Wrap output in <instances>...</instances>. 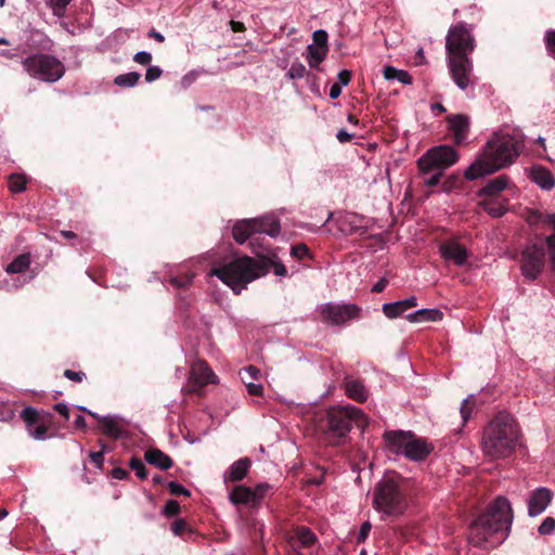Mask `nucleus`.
Segmentation results:
<instances>
[{
    "label": "nucleus",
    "instance_id": "nucleus-54",
    "mask_svg": "<svg viewBox=\"0 0 555 555\" xmlns=\"http://www.w3.org/2000/svg\"><path fill=\"white\" fill-rule=\"evenodd\" d=\"M64 376L73 382L81 383L83 378L86 377V374L82 371L75 372L72 370H65Z\"/></svg>",
    "mask_w": 555,
    "mask_h": 555
},
{
    "label": "nucleus",
    "instance_id": "nucleus-36",
    "mask_svg": "<svg viewBox=\"0 0 555 555\" xmlns=\"http://www.w3.org/2000/svg\"><path fill=\"white\" fill-rule=\"evenodd\" d=\"M129 466L134 470L139 479L144 480L147 478L149 472L140 457L132 456L129 461Z\"/></svg>",
    "mask_w": 555,
    "mask_h": 555
},
{
    "label": "nucleus",
    "instance_id": "nucleus-21",
    "mask_svg": "<svg viewBox=\"0 0 555 555\" xmlns=\"http://www.w3.org/2000/svg\"><path fill=\"white\" fill-rule=\"evenodd\" d=\"M250 466L251 461L248 457H242L235 461L225 473L224 481L236 482L243 480L246 477Z\"/></svg>",
    "mask_w": 555,
    "mask_h": 555
},
{
    "label": "nucleus",
    "instance_id": "nucleus-53",
    "mask_svg": "<svg viewBox=\"0 0 555 555\" xmlns=\"http://www.w3.org/2000/svg\"><path fill=\"white\" fill-rule=\"evenodd\" d=\"M133 61L141 65H149L152 61V54L145 51H141L134 54Z\"/></svg>",
    "mask_w": 555,
    "mask_h": 555
},
{
    "label": "nucleus",
    "instance_id": "nucleus-6",
    "mask_svg": "<svg viewBox=\"0 0 555 555\" xmlns=\"http://www.w3.org/2000/svg\"><path fill=\"white\" fill-rule=\"evenodd\" d=\"M412 481L397 472H388L375 485L373 507L388 516H400L409 505Z\"/></svg>",
    "mask_w": 555,
    "mask_h": 555
},
{
    "label": "nucleus",
    "instance_id": "nucleus-33",
    "mask_svg": "<svg viewBox=\"0 0 555 555\" xmlns=\"http://www.w3.org/2000/svg\"><path fill=\"white\" fill-rule=\"evenodd\" d=\"M141 75L137 72L121 74L115 77L114 83L119 87H133L140 80Z\"/></svg>",
    "mask_w": 555,
    "mask_h": 555
},
{
    "label": "nucleus",
    "instance_id": "nucleus-22",
    "mask_svg": "<svg viewBox=\"0 0 555 555\" xmlns=\"http://www.w3.org/2000/svg\"><path fill=\"white\" fill-rule=\"evenodd\" d=\"M144 460L150 465H153L162 470H167L173 466L172 459L157 448H151L146 450L144 453Z\"/></svg>",
    "mask_w": 555,
    "mask_h": 555
},
{
    "label": "nucleus",
    "instance_id": "nucleus-52",
    "mask_svg": "<svg viewBox=\"0 0 555 555\" xmlns=\"http://www.w3.org/2000/svg\"><path fill=\"white\" fill-rule=\"evenodd\" d=\"M372 525L370 521H364L361 527L360 531L357 537V543H363L366 538L369 537V533L371 531Z\"/></svg>",
    "mask_w": 555,
    "mask_h": 555
},
{
    "label": "nucleus",
    "instance_id": "nucleus-25",
    "mask_svg": "<svg viewBox=\"0 0 555 555\" xmlns=\"http://www.w3.org/2000/svg\"><path fill=\"white\" fill-rule=\"evenodd\" d=\"M508 177L505 175L498 176L478 191V196H495L507 188Z\"/></svg>",
    "mask_w": 555,
    "mask_h": 555
},
{
    "label": "nucleus",
    "instance_id": "nucleus-40",
    "mask_svg": "<svg viewBox=\"0 0 555 555\" xmlns=\"http://www.w3.org/2000/svg\"><path fill=\"white\" fill-rule=\"evenodd\" d=\"M241 379L246 383L250 380H257L260 377V370L254 365H249L240 371Z\"/></svg>",
    "mask_w": 555,
    "mask_h": 555
},
{
    "label": "nucleus",
    "instance_id": "nucleus-30",
    "mask_svg": "<svg viewBox=\"0 0 555 555\" xmlns=\"http://www.w3.org/2000/svg\"><path fill=\"white\" fill-rule=\"evenodd\" d=\"M30 266V255L22 254L15 257L5 268L7 273L15 274L25 272Z\"/></svg>",
    "mask_w": 555,
    "mask_h": 555
},
{
    "label": "nucleus",
    "instance_id": "nucleus-18",
    "mask_svg": "<svg viewBox=\"0 0 555 555\" xmlns=\"http://www.w3.org/2000/svg\"><path fill=\"white\" fill-rule=\"evenodd\" d=\"M553 493L546 488L534 490L528 500V513L530 516L541 514L551 503Z\"/></svg>",
    "mask_w": 555,
    "mask_h": 555
},
{
    "label": "nucleus",
    "instance_id": "nucleus-17",
    "mask_svg": "<svg viewBox=\"0 0 555 555\" xmlns=\"http://www.w3.org/2000/svg\"><path fill=\"white\" fill-rule=\"evenodd\" d=\"M441 256L447 261H452L454 264L462 267L468 259V250L466 247L455 241L442 242L439 246Z\"/></svg>",
    "mask_w": 555,
    "mask_h": 555
},
{
    "label": "nucleus",
    "instance_id": "nucleus-16",
    "mask_svg": "<svg viewBox=\"0 0 555 555\" xmlns=\"http://www.w3.org/2000/svg\"><path fill=\"white\" fill-rule=\"evenodd\" d=\"M214 372L205 361H197L192 365L189 377V391L197 392L207 384L212 383Z\"/></svg>",
    "mask_w": 555,
    "mask_h": 555
},
{
    "label": "nucleus",
    "instance_id": "nucleus-63",
    "mask_svg": "<svg viewBox=\"0 0 555 555\" xmlns=\"http://www.w3.org/2000/svg\"><path fill=\"white\" fill-rule=\"evenodd\" d=\"M54 410L64 416L65 420L69 418V409L65 403H57L54 405Z\"/></svg>",
    "mask_w": 555,
    "mask_h": 555
},
{
    "label": "nucleus",
    "instance_id": "nucleus-28",
    "mask_svg": "<svg viewBox=\"0 0 555 555\" xmlns=\"http://www.w3.org/2000/svg\"><path fill=\"white\" fill-rule=\"evenodd\" d=\"M51 415H40L39 412L33 406H27L21 412V418L25 422L27 430L30 431L44 418H50Z\"/></svg>",
    "mask_w": 555,
    "mask_h": 555
},
{
    "label": "nucleus",
    "instance_id": "nucleus-9",
    "mask_svg": "<svg viewBox=\"0 0 555 555\" xmlns=\"http://www.w3.org/2000/svg\"><path fill=\"white\" fill-rule=\"evenodd\" d=\"M281 232L280 221L273 215L237 221L232 229V235L236 243L244 244L256 233H264L276 237Z\"/></svg>",
    "mask_w": 555,
    "mask_h": 555
},
{
    "label": "nucleus",
    "instance_id": "nucleus-35",
    "mask_svg": "<svg viewBox=\"0 0 555 555\" xmlns=\"http://www.w3.org/2000/svg\"><path fill=\"white\" fill-rule=\"evenodd\" d=\"M383 312L388 319H395L405 312L401 306V301L388 302L383 305Z\"/></svg>",
    "mask_w": 555,
    "mask_h": 555
},
{
    "label": "nucleus",
    "instance_id": "nucleus-3",
    "mask_svg": "<svg viewBox=\"0 0 555 555\" xmlns=\"http://www.w3.org/2000/svg\"><path fill=\"white\" fill-rule=\"evenodd\" d=\"M474 50L472 27L464 22L452 25L446 37L448 68L452 80L461 90H466L475 80L474 65L469 57Z\"/></svg>",
    "mask_w": 555,
    "mask_h": 555
},
{
    "label": "nucleus",
    "instance_id": "nucleus-27",
    "mask_svg": "<svg viewBox=\"0 0 555 555\" xmlns=\"http://www.w3.org/2000/svg\"><path fill=\"white\" fill-rule=\"evenodd\" d=\"M230 501L235 504H255V493L251 488L245 486H236L230 493Z\"/></svg>",
    "mask_w": 555,
    "mask_h": 555
},
{
    "label": "nucleus",
    "instance_id": "nucleus-58",
    "mask_svg": "<svg viewBox=\"0 0 555 555\" xmlns=\"http://www.w3.org/2000/svg\"><path fill=\"white\" fill-rule=\"evenodd\" d=\"M111 475L113 478L119 479V480H125L130 477V473L127 469L121 468V467L113 468Z\"/></svg>",
    "mask_w": 555,
    "mask_h": 555
},
{
    "label": "nucleus",
    "instance_id": "nucleus-7",
    "mask_svg": "<svg viewBox=\"0 0 555 555\" xmlns=\"http://www.w3.org/2000/svg\"><path fill=\"white\" fill-rule=\"evenodd\" d=\"M353 424L364 428L367 418L360 409L346 405L330 409L320 421V428L326 435L327 441L336 446L343 442Z\"/></svg>",
    "mask_w": 555,
    "mask_h": 555
},
{
    "label": "nucleus",
    "instance_id": "nucleus-55",
    "mask_svg": "<svg viewBox=\"0 0 555 555\" xmlns=\"http://www.w3.org/2000/svg\"><path fill=\"white\" fill-rule=\"evenodd\" d=\"M542 218H543V212L539 211V210H529L528 214H527V222L529 224H537L539 222H542Z\"/></svg>",
    "mask_w": 555,
    "mask_h": 555
},
{
    "label": "nucleus",
    "instance_id": "nucleus-24",
    "mask_svg": "<svg viewBox=\"0 0 555 555\" xmlns=\"http://www.w3.org/2000/svg\"><path fill=\"white\" fill-rule=\"evenodd\" d=\"M542 222L553 228V233L545 237L551 269L555 274V214H543Z\"/></svg>",
    "mask_w": 555,
    "mask_h": 555
},
{
    "label": "nucleus",
    "instance_id": "nucleus-42",
    "mask_svg": "<svg viewBox=\"0 0 555 555\" xmlns=\"http://www.w3.org/2000/svg\"><path fill=\"white\" fill-rule=\"evenodd\" d=\"M50 418H44L43 421H41L37 426H35L29 433V435L37 439V440H42L46 438V434L49 429V425H48V422H49Z\"/></svg>",
    "mask_w": 555,
    "mask_h": 555
},
{
    "label": "nucleus",
    "instance_id": "nucleus-48",
    "mask_svg": "<svg viewBox=\"0 0 555 555\" xmlns=\"http://www.w3.org/2000/svg\"><path fill=\"white\" fill-rule=\"evenodd\" d=\"M309 253H310V250H309L308 246L302 243L292 246V249H291V255L299 260L309 256Z\"/></svg>",
    "mask_w": 555,
    "mask_h": 555
},
{
    "label": "nucleus",
    "instance_id": "nucleus-32",
    "mask_svg": "<svg viewBox=\"0 0 555 555\" xmlns=\"http://www.w3.org/2000/svg\"><path fill=\"white\" fill-rule=\"evenodd\" d=\"M479 205L487 211L491 217L499 218L502 217L506 208L495 199H483L479 203Z\"/></svg>",
    "mask_w": 555,
    "mask_h": 555
},
{
    "label": "nucleus",
    "instance_id": "nucleus-20",
    "mask_svg": "<svg viewBox=\"0 0 555 555\" xmlns=\"http://www.w3.org/2000/svg\"><path fill=\"white\" fill-rule=\"evenodd\" d=\"M82 411L87 412L99 422L100 429L104 435L115 440L121 437L122 431L114 418L109 416H100L94 412L87 411L85 408H82Z\"/></svg>",
    "mask_w": 555,
    "mask_h": 555
},
{
    "label": "nucleus",
    "instance_id": "nucleus-23",
    "mask_svg": "<svg viewBox=\"0 0 555 555\" xmlns=\"http://www.w3.org/2000/svg\"><path fill=\"white\" fill-rule=\"evenodd\" d=\"M530 178L544 190H551L555 185V180L551 171L539 165L531 168Z\"/></svg>",
    "mask_w": 555,
    "mask_h": 555
},
{
    "label": "nucleus",
    "instance_id": "nucleus-13",
    "mask_svg": "<svg viewBox=\"0 0 555 555\" xmlns=\"http://www.w3.org/2000/svg\"><path fill=\"white\" fill-rule=\"evenodd\" d=\"M361 308L354 304H325L320 308L321 320L331 325H343L347 321L360 318Z\"/></svg>",
    "mask_w": 555,
    "mask_h": 555
},
{
    "label": "nucleus",
    "instance_id": "nucleus-34",
    "mask_svg": "<svg viewBox=\"0 0 555 555\" xmlns=\"http://www.w3.org/2000/svg\"><path fill=\"white\" fill-rule=\"evenodd\" d=\"M26 177L13 173L9 177V189L12 193H21L26 190Z\"/></svg>",
    "mask_w": 555,
    "mask_h": 555
},
{
    "label": "nucleus",
    "instance_id": "nucleus-31",
    "mask_svg": "<svg viewBox=\"0 0 555 555\" xmlns=\"http://www.w3.org/2000/svg\"><path fill=\"white\" fill-rule=\"evenodd\" d=\"M383 73H384V78L387 80L397 79L398 81H400L404 85H411L413 81L412 76L406 70L398 69L390 65L385 66Z\"/></svg>",
    "mask_w": 555,
    "mask_h": 555
},
{
    "label": "nucleus",
    "instance_id": "nucleus-19",
    "mask_svg": "<svg viewBox=\"0 0 555 555\" xmlns=\"http://www.w3.org/2000/svg\"><path fill=\"white\" fill-rule=\"evenodd\" d=\"M344 389L348 398L363 403L369 397V390L364 386L363 382L351 376H347L344 379Z\"/></svg>",
    "mask_w": 555,
    "mask_h": 555
},
{
    "label": "nucleus",
    "instance_id": "nucleus-11",
    "mask_svg": "<svg viewBox=\"0 0 555 555\" xmlns=\"http://www.w3.org/2000/svg\"><path fill=\"white\" fill-rule=\"evenodd\" d=\"M459 160L457 152L450 145H438L429 149L417 160L418 169L427 175L435 170L444 171Z\"/></svg>",
    "mask_w": 555,
    "mask_h": 555
},
{
    "label": "nucleus",
    "instance_id": "nucleus-60",
    "mask_svg": "<svg viewBox=\"0 0 555 555\" xmlns=\"http://www.w3.org/2000/svg\"><path fill=\"white\" fill-rule=\"evenodd\" d=\"M338 82L340 86H347L350 82L351 79V72L347 69H343L338 73Z\"/></svg>",
    "mask_w": 555,
    "mask_h": 555
},
{
    "label": "nucleus",
    "instance_id": "nucleus-43",
    "mask_svg": "<svg viewBox=\"0 0 555 555\" xmlns=\"http://www.w3.org/2000/svg\"><path fill=\"white\" fill-rule=\"evenodd\" d=\"M327 33L323 29L315 30L312 36L313 42L310 46L328 49L327 47Z\"/></svg>",
    "mask_w": 555,
    "mask_h": 555
},
{
    "label": "nucleus",
    "instance_id": "nucleus-10",
    "mask_svg": "<svg viewBox=\"0 0 555 555\" xmlns=\"http://www.w3.org/2000/svg\"><path fill=\"white\" fill-rule=\"evenodd\" d=\"M25 70L34 78L46 82H55L65 73L64 64L55 56L44 53H36L23 61Z\"/></svg>",
    "mask_w": 555,
    "mask_h": 555
},
{
    "label": "nucleus",
    "instance_id": "nucleus-29",
    "mask_svg": "<svg viewBox=\"0 0 555 555\" xmlns=\"http://www.w3.org/2000/svg\"><path fill=\"white\" fill-rule=\"evenodd\" d=\"M328 52V49H322L319 47L308 46L306 59L311 68H319L320 64L324 61Z\"/></svg>",
    "mask_w": 555,
    "mask_h": 555
},
{
    "label": "nucleus",
    "instance_id": "nucleus-15",
    "mask_svg": "<svg viewBox=\"0 0 555 555\" xmlns=\"http://www.w3.org/2000/svg\"><path fill=\"white\" fill-rule=\"evenodd\" d=\"M288 543L296 553H298L300 548L309 550L314 546H317V548L320 547L317 534L309 527L304 525L296 526L292 530L288 537Z\"/></svg>",
    "mask_w": 555,
    "mask_h": 555
},
{
    "label": "nucleus",
    "instance_id": "nucleus-2",
    "mask_svg": "<svg viewBox=\"0 0 555 555\" xmlns=\"http://www.w3.org/2000/svg\"><path fill=\"white\" fill-rule=\"evenodd\" d=\"M513 520L509 502L499 496L469 526L468 541L477 547H495L508 537Z\"/></svg>",
    "mask_w": 555,
    "mask_h": 555
},
{
    "label": "nucleus",
    "instance_id": "nucleus-12",
    "mask_svg": "<svg viewBox=\"0 0 555 555\" xmlns=\"http://www.w3.org/2000/svg\"><path fill=\"white\" fill-rule=\"evenodd\" d=\"M545 266V248L543 244L528 245L521 253L520 269L522 275L534 281L542 273Z\"/></svg>",
    "mask_w": 555,
    "mask_h": 555
},
{
    "label": "nucleus",
    "instance_id": "nucleus-38",
    "mask_svg": "<svg viewBox=\"0 0 555 555\" xmlns=\"http://www.w3.org/2000/svg\"><path fill=\"white\" fill-rule=\"evenodd\" d=\"M99 443L101 446V450L98 451V452H90L89 457H90L91 462L94 463L98 468H101L103 466V463H104V453L106 451H109L111 449L102 440H100Z\"/></svg>",
    "mask_w": 555,
    "mask_h": 555
},
{
    "label": "nucleus",
    "instance_id": "nucleus-50",
    "mask_svg": "<svg viewBox=\"0 0 555 555\" xmlns=\"http://www.w3.org/2000/svg\"><path fill=\"white\" fill-rule=\"evenodd\" d=\"M171 530L176 535H182L184 532L189 531L190 528L184 519H177L173 521Z\"/></svg>",
    "mask_w": 555,
    "mask_h": 555
},
{
    "label": "nucleus",
    "instance_id": "nucleus-8",
    "mask_svg": "<svg viewBox=\"0 0 555 555\" xmlns=\"http://www.w3.org/2000/svg\"><path fill=\"white\" fill-rule=\"evenodd\" d=\"M384 440L390 453L402 454L414 462L424 461L434 450L431 443L412 431L388 430L384 434Z\"/></svg>",
    "mask_w": 555,
    "mask_h": 555
},
{
    "label": "nucleus",
    "instance_id": "nucleus-39",
    "mask_svg": "<svg viewBox=\"0 0 555 555\" xmlns=\"http://www.w3.org/2000/svg\"><path fill=\"white\" fill-rule=\"evenodd\" d=\"M307 75H309V72L307 70L306 66L300 62H294L287 72V76L291 79H300Z\"/></svg>",
    "mask_w": 555,
    "mask_h": 555
},
{
    "label": "nucleus",
    "instance_id": "nucleus-46",
    "mask_svg": "<svg viewBox=\"0 0 555 555\" xmlns=\"http://www.w3.org/2000/svg\"><path fill=\"white\" fill-rule=\"evenodd\" d=\"M180 511V504L175 500H169L164 506L163 513L166 517H173L177 516Z\"/></svg>",
    "mask_w": 555,
    "mask_h": 555
},
{
    "label": "nucleus",
    "instance_id": "nucleus-56",
    "mask_svg": "<svg viewBox=\"0 0 555 555\" xmlns=\"http://www.w3.org/2000/svg\"><path fill=\"white\" fill-rule=\"evenodd\" d=\"M443 176L442 171L435 170V173L429 178L425 179L424 184L428 188H434L439 184L441 177Z\"/></svg>",
    "mask_w": 555,
    "mask_h": 555
},
{
    "label": "nucleus",
    "instance_id": "nucleus-49",
    "mask_svg": "<svg viewBox=\"0 0 555 555\" xmlns=\"http://www.w3.org/2000/svg\"><path fill=\"white\" fill-rule=\"evenodd\" d=\"M555 529V519L553 517H546L539 527L540 534H550Z\"/></svg>",
    "mask_w": 555,
    "mask_h": 555
},
{
    "label": "nucleus",
    "instance_id": "nucleus-44",
    "mask_svg": "<svg viewBox=\"0 0 555 555\" xmlns=\"http://www.w3.org/2000/svg\"><path fill=\"white\" fill-rule=\"evenodd\" d=\"M69 2V0H50L49 4L55 16L63 17Z\"/></svg>",
    "mask_w": 555,
    "mask_h": 555
},
{
    "label": "nucleus",
    "instance_id": "nucleus-57",
    "mask_svg": "<svg viewBox=\"0 0 555 555\" xmlns=\"http://www.w3.org/2000/svg\"><path fill=\"white\" fill-rule=\"evenodd\" d=\"M245 385H246V389L249 395H251V396L262 395V390H263L262 385L255 384L253 382H246Z\"/></svg>",
    "mask_w": 555,
    "mask_h": 555
},
{
    "label": "nucleus",
    "instance_id": "nucleus-51",
    "mask_svg": "<svg viewBox=\"0 0 555 555\" xmlns=\"http://www.w3.org/2000/svg\"><path fill=\"white\" fill-rule=\"evenodd\" d=\"M162 74L163 70L158 66H150L145 73V80L147 82H153L160 78Z\"/></svg>",
    "mask_w": 555,
    "mask_h": 555
},
{
    "label": "nucleus",
    "instance_id": "nucleus-62",
    "mask_svg": "<svg viewBox=\"0 0 555 555\" xmlns=\"http://www.w3.org/2000/svg\"><path fill=\"white\" fill-rule=\"evenodd\" d=\"M400 301H401V306L403 307V309L405 311L417 306V299L415 296H411V297H409L404 300H400Z\"/></svg>",
    "mask_w": 555,
    "mask_h": 555
},
{
    "label": "nucleus",
    "instance_id": "nucleus-61",
    "mask_svg": "<svg viewBox=\"0 0 555 555\" xmlns=\"http://www.w3.org/2000/svg\"><path fill=\"white\" fill-rule=\"evenodd\" d=\"M388 285V280L386 278H382L378 280L374 286L372 287L373 293H382L386 286Z\"/></svg>",
    "mask_w": 555,
    "mask_h": 555
},
{
    "label": "nucleus",
    "instance_id": "nucleus-1",
    "mask_svg": "<svg viewBox=\"0 0 555 555\" xmlns=\"http://www.w3.org/2000/svg\"><path fill=\"white\" fill-rule=\"evenodd\" d=\"M253 251L259 261L249 256L237 257L229 263L212 268L210 274L217 276L236 295L241 294L248 283L267 274L270 268L273 269L275 275L285 276L287 274L286 267L275 254L263 256L256 250Z\"/></svg>",
    "mask_w": 555,
    "mask_h": 555
},
{
    "label": "nucleus",
    "instance_id": "nucleus-47",
    "mask_svg": "<svg viewBox=\"0 0 555 555\" xmlns=\"http://www.w3.org/2000/svg\"><path fill=\"white\" fill-rule=\"evenodd\" d=\"M167 488L171 495H191L190 491L186 488H184L182 485L176 481L168 482Z\"/></svg>",
    "mask_w": 555,
    "mask_h": 555
},
{
    "label": "nucleus",
    "instance_id": "nucleus-26",
    "mask_svg": "<svg viewBox=\"0 0 555 555\" xmlns=\"http://www.w3.org/2000/svg\"><path fill=\"white\" fill-rule=\"evenodd\" d=\"M443 318V313L438 309H421L406 315V319L412 322H436Z\"/></svg>",
    "mask_w": 555,
    "mask_h": 555
},
{
    "label": "nucleus",
    "instance_id": "nucleus-4",
    "mask_svg": "<svg viewBox=\"0 0 555 555\" xmlns=\"http://www.w3.org/2000/svg\"><path fill=\"white\" fill-rule=\"evenodd\" d=\"M520 152V143L511 135H494L485 145L475 162L465 170L467 180L492 175L513 164Z\"/></svg>",
    "mask_w": 555,
    "mask_h": 555
},
{
    "label": "nucleus",
    "instance_id": "nucleus-5",
    "mask_svg": "<svg viewBox=\"0 0 555 555\" xmlns=\"http://www.w3.org/2000/svg\"><path fill=\"white\" fill-rule=\"evenodd\" d=\"M519 439L520 430L515 418L501 412L485 427L481 447L487 456L505 459L514 453Z\"/></svg>",
    "mask_w": 555,
    "mask_h": 555
},
{
    "label": "nucleus",
    "instance_id": "nucleus-37",
    "mask_svg": "<svg viewBox=\"0 0 555 555\" xmlns=\"http://www.w3.org/2000/svg\"><path fill=\"white\" fill-rule=\"evenodd\" d=\"M193 278V273H185L182 275L171 276L169 279V283L178 289L188 288L192 284Z\"/></svg>",
    "mask_w": 555,
    "mask_h": 555
},
{
    "label": "nucleus",
    "instance_id": "nucleus-14",
    "mask_svg": "<svg viewBox=\"0 0 555 555\" xmlns=\"http://www.w3.org/2000/svg\"><path fill=\"white\" fill-rule=\"evenodd\" d=\"M446 122L453 142L456 145L464 144L470 130L469 116L465 114H450L446 117Z\"/></svg>",
    "mask_w": 555,
    "mask_h": 555
},
{
    "label": "nucleus",
    "instance_id": "nucleus-41",
    "mask_svg": "<svg viewBox=\"0 0 555 555\" xmlns=\"http://www.w3.org/2000/svg\"><path fill=\"white\" fill-rule=\"evenodd\" d=\"M474 405H475V399L473 396L463 400V402L461 404V410H460L461 416L463 420V424H465L469 420L473 409H474Z\"/></svg>",
    "mask_w": 555,
    "mask_h": 555
},
{
    "label": "nucleus",
    "instance_id": "nucleus-45",
    "mask_svg": "<svg viewBox=\"0 0 555 555\" xmlns=\"http://www.w3.org/2000/svg\"><path fill=\"white\" fill-rule=\"evenodd\" d=\"M544 43L547 53L555 59V30L550 29L545 33Z\"/></svg>",
    "mask_w": 555,
    "mask_h": 555
},
{
    "label": "nucleus",
    "instance_id": "nucleus-64",
    "mask_svg": "<svg viewBox=\"0 0 555 555\" xmlns=\"http://www.w3.org/2000/svg\"><path fill=\"white\" fill-rule=\"evenodd\" d=\"M337 140L340 142V143H346V142H349L351 141L352 139V134L348 133L346 130L341 129L338 131L337 135H336Z\"/></svg>",
    "mask_w": 555,
    "mask_h": 555
},
{
    "label": "nucleus",
    "instance_id": "nucleus-59",
    "mask_svg": "<svg viewBox=\"0 0 555 555\" xmlns=\"http://www.w3.org/2000/svg\"><path fill=\"white\" fill-rule=\"evenodd\" d=\"M268 488V485L262 483L253 489V492L255 493V503H258L264 496Z\"/></svg>",
    "mask_w": 555,
    "mask_h": 555
}]
</instances>
